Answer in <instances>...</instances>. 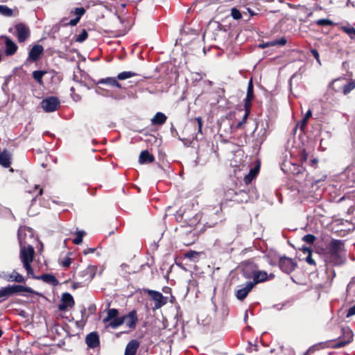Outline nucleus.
Segmentation results:
<instances>
[{
	"instance_id": "1",
	"label": "nucleus",
	"mask_w": 355,
	"mask_h": 355,
	"mask_svg": "<svg viewBox=\"0 0 355 355\" xmlns=\"http://www.w3.org/2000/svg\"><path fill=\"white\" fill-rule=\"evenodd\" d=\"M22 229L18 230V239L20 245L19 257L21 261L23 263L24 268L26 270L27 275L31 276L33 275V270L31 263L33 260L35 251L33 247L31 245H28V246L26 247L25 243L22 240Z\"/></svg>"
},
{
	"instance_id": "2",
	"label": "nucleus",
	"mask_w": 355,
	"mask_h": 355,
	"mask_svg": "<svg viewBox=\"0 0 355 355\" xmlns=\"http://www.w3.org/2000/svg\"><path fill=\"white\" fill-rule=\"evenodd\" d=\"M257 266L253 263H248L243 269V274L246 278H253L250 282L254 286L256 284L265 282L268 279V273L265 271L258 270Z\"/></svg>"
},
{
	"instance_id": "3",
	"label": "nucleus",
	"mask_w": 355,
	"mask_h": 355,
	"mask_svg": "<svg viewBox=\"0 0 355 355\" xmlns=\"http://www.w3.org/2000/svg\"><path fill=\"white\" fill-rule=\"evenodd\" d=\"M151 299L155 302L153 309H159L167 303L168 298L162 295V293L150 289L145 290Z\"/></svg>"
},
{
	"instance_id": "4",
	"label": "nucleus",
	"mask_w": 355,
	"mask_h": 355,
	"mask_svg": "<svg viewBox=\"0 0 355 355\" xmlns=\"http://www.w3.org/2000/svg\"><path fill=\"white\" fill-rule=\"evenodd\" d=\"M10 296L19 293H28L31 295V296L37 295L43 297V295L37 291H34L33 288L28 286H25L23 285L14 284L11 286H8Z\"/></svg>"
},
{
	"instance_id": "5",
	"label": "nucleus",
	"mask_w": 355,
	"mask_h": 355,
	"mask_svg": "<svg viewBox=\"0 0 355 355\" xmlns=\"http://www.w3.org/2000/svg\"><path fill=\"white\" fill-rule=\"evenodd\" d=\"M60 105V101L57 97L51 96L44 99L41 102V107L46 112L55 111Z\"/></svg>"
},
{
	"instance_id": "6",
	"label": "nucleus",
	"mask_w": 355,
	"mask_h": 355,
	"mask_svg": "<svg viewBox=\"0 0 355 355\" xmlns=\"http://www.w3.org/2000/svg\"><path fill=\"white\" fill-rule=\"evenodd\" d=\"M344 248V243L340 240H333L329 245V253L331 257L334 260H338L340 257V252Z\"/></svg>"
},
{
	"instance_id": "7",
	"label": "nucleus",
	"mask_w": 355,
	"mask_h": 355,
	"mask_svg": "<svg viewBox=\"0 0 355 355\" xmlns=\"http://www.w3.org/2000/svg\"><path fill=\"white\" fill-rule=\"evenodd\" d=\"M279 266L284 272L289 274L295 270L297 263L291 258L282 257L279 260Z\"/></svg>"
},
{
	"instance_id": "8",
	"label": "nucleus",
	"mask_w": 355,
	"mask_h": 355,
	"mask_svg": "<svg viewBox=\"0 0 355 355\" xmlns=\"http://www.w3.org/2000/svg\"><path fill=\"white\" fill-rule=\"evenodd\" d=\"M16 37L19 43L24 42L31 35L29 28L24 24H18L15 26Z\"/></svg>"
},
{
	"instance_id": "9",
	"label": "nucleus",
	"mask_w": 355,
	"mask_h": 355,
	"mask_svg": "<svg viewBox=\"0 0 355 355\" xmlns=\"http://www.w3.org/2000/svg\"><path fill=\"white\" fill-rule=\"evenodd\" d=\"M123 319V323L125 322L126 326L132 329L136 327L138 322V318L136 310L131 311L128 314L122 316Z\"/></svg>"
},
{
	"instance_id": "10",
	"label": "nucleus",
	"mask_w": 355,
	"mask_h": 355,
	"mask_svg": "<svg viewBox=\"0 0 355 355\" xmlns=\"http://www.w3.org/2000/svg\"><path fill=\"white\" fill-rule=\"evenodd\" d=\"M85 343L89 348L94 349L100 345L99 336L97 332L93 331L87 335Z\"/></svg>"
},
{
	"instance_id": "11",
	"label": "nucleus",
	"mask_w": 355,
	"mask_h": 355,
	"mask_svg": "<svg viewBox=\"0 0 355 355\" xmlns=\"http://www.w3.org/2000/svg\"><path fill=\"white\" fill-rule=\"evenodd\" d=\"M44 51V48L40 44L34 45L28 53L27 60L36 62L39 60L40 55Z\"/></svg>"
},
{
	"instance_id": "12",
	"label": "nucleus",
	"mask_w": 355,
	"mask_h": 355,
	"mask_svg": "<svg viewBox=\"0 0 355 355\" xmlns=\"http://www.w3.org/2000/svg\"><path fill=\"white\" fill-rule=\"evenodd\" d=\"M74 304L73 296L69 293H64L62 295V304L59 305V309L64 311L69 307L73 306Z\"/></svg>"
},
{
	"instance_id": "13",
	"label": "nucleus",
	"mask_w": 355,
	"mask_h": 355,
	"mask_svg": "<svg viewBox=\"0 0 355 355\" xmlns=\"http://www.w3.org/2000/svg\"><path fill=\"white\" fill-rule=\"evenodd\" d=\"M2 38L5 40V53L6 55H14L18 47L17 44L8 37L2 36Z\"/></svg>"
},
{
	"instance_id": "14",
	"label": "nucleus",
	"mask_w": 355,
	"mask_h": 355,
	"mask_svg": "<svg viewBox=\"0 0 355 355\" xmlns=\"http://www.w3.org/2000/svg\"><path fill=\"white\" fill-rule=\"evenodd\" d=\"M253 287L254 286L252 284H251L250 282H247L245 286L237 290L236 293V297L239 300H243Z\"/></svg>"
},
{
	"instance_id": "15",
	"label": "nucleus",
	"mask_w": 355,
	"mask_h": 355,
	"mask_svg": "<svg viewBox=\"0 0 355 355\" xmlns=\"http://www.w3.org/2000/svg\"><path fill=\"white\" fill-rule=\"evenodd\" d=\"M139 345L140 343L137 340H131L125 347L124 355H135Z\"/></svg>"
},
{
	"instance_id": "16",
	"label": "nucleus",
	"mask_w": 355,
	"mask_h": 355,
	"mask_svg": "<svg viewBox=\"0 0 355 355\" xmlns=\"http://www.w3.org/2000/svg\"><path fill=\"white\" fill-rule=\"evenodd\" d=\"M345 78L341 77L331 81L329 84V88L332 89L335 92H340L343 90Z\"/></svg>"
},
{
	"instance_id": "17",
	"label": "nucleus",
	"mask_w": 355,
	"mask_h": 355,
	"mask_svg": "<svg viewBox=\"0 0 355 355\" xmlns=\"http://www.w3.org/2000/svg\"><path fill=\"white\" fill-rule=\"evenodd\" d=\"M30 277H31L33 279H42L44 282L51 284L53 285H57L58 283V279L53 275H50V274H44L40 277H35V276H34V274H33V275H31Z\"/></svg>"
},
{
	"instance_id": "18",
	"label": "nucleus",
	"mask_w": 355,
	"mask_h": 355,
	"mask_svg": "<svg viewBox=\"0 0 355 355\" xmlns=\"http://www.w3.org/2000/svg\"><path fill=\"white\" fill-rule=\"evenodd\" d=\"M154 159V156L150 154L148 150L141 151L139 157V162L140 164L152 163Z\"/></svg>"
},
{
	"instance_id": "19",
	"label": "nucleus",
	"mask_w": 355,
	"mask_h": 355,
	"mask_svg": "<svg viewBox=\"0 0 355 355\" xmlns=\"http://www.w3.org/2000/svg\"><path fill=\"white\" fill-rule=\"evenodd\" d=\"M166 116L162 112H157L156 114L151 119V123L153 125H162L166 121Z\"/></svg>"
},
{
	"instance_id": "20",
	"label": "nucleus",
	"mask_w": 355,
	"mask_h": 355,
	"mask_svg": "<svg viewBox=\"0 0 355 355\" xmlns=\"http://www.w3.org/2000/svg\"><path fill=\"white\" fill-rule=\"evenodd\" d=\"M10 155L6 150H3L0 153V164L5 168H8L10 165Z\"/></svg>"
},
{
	"instance_id": "21",
	"label": "nucleus",
	"mask_w": 355,
	"mask_h": 355,
	"mask_svg": "<svg viewBox=\"0 0 355 355\" xmlns=\"http://www.w3.org/2000/svg\"><path fill=\"white\" fill-rule=\"evenodd\" d=\"M259 171V165H257L252 168L248 174L244 177V182L246 184H249L251 181L257 175Z\"/></svg>"
},
{
	"instance_id": "22",
	"label": "nucleus",
	"mask_w": 355,
	"mask_h": 355,
	"mask_svg": "<svg viewBox=\"0 0 355 355\" xmlns=\"http://www.w3.org/2000/svg\"><path fill=\"white\" fill-rule=\"evenodd\" d=\"M254 98L252 80L251 79L248 85L247 95L245 98V105H251V101Z\"/></svg>"
},
{
	"instance_id": "23",
	"label": "nucleus",
	"mask_w": 355,
	"mask_h": 355,
	"mask_svg": "<svg viewBox=\"0 0 355 355\" xmlns=\"http://www.w3.org/2000/svg\"><path fill=\"white\" fill-rule=\"evenodd\" d=\"M355 89V80H348L345 78L343 93L344 95L349 94L353 89Z\"/></svg>"
},
{
	"instance_id": "24",
	"label": "nucleus",
	"mask_w": 355,
	"mask_h": 355,
	"mask_svg": "<svg viewBox=\"0 0 355 355\" xmlns=\"http://www.w3.org/2000/svg\"><path fill=\"white\" fill-rule=\"evenodd\" d=\"M117 78L109 77L106 78H102L98 81V83L101 84H107L111 86H114L118 88H121V85L117 81Z\"/></svg>"
},
{
	"instance_id": "25",
	"label": "nucleus",
	"mask_w": 355,
	"mask_h": 355,
	"mask_svg": "<svg viewBox=\"0 0 355 355\" xmlns=\"http://www.w3.org/2000/svg\"><path fill=\"white\" fill-rule=\"evenodd\" d=\"M286 44V40L285 37H282L279 40H275L268 42H266L262 45H261V47H268V46H276V45H280L283 46Z\"/></svg>"
},
{
	"instance_id": "26",
	"label": "nucleus",
	"mask_w": 355,
	"mask_h": 355,
	"mask_svg": "<svg viewBox=\"0 0 355 355\" xmlns=\"http://www.w3.org/2000/svg\"><path fill=\"white\" fill-rule=\"evenodd\" d=\"M340 29L349 37L351 40H355V28L349 26H342Z\"/></svg>"
},
{
	"instance_id": "27",
	"label": "nucleus",
	"mask_w": 355,
	"mask_h": 355,
	"mask_svg": "<svg viewBox=\"0 0 355 355\" xmlns=\"http://www.w3.org/2000/svg\"><path fill=\"white\" fill-rule=\"evenodd\" d=\"M119 311L116 309H110L107 311V314L106 318L103 319V322L105 324L108 323L110 320H112V318L118 317Z\"/></svg>"
},
{
	"instance_id": "28",
	"label": "nucleus",
	"mask_w": 355,
	"mask_h": 355,
	"mask_svg": "<svg viewBox=\"0 0 355 355\" xmlns=\"http://www.w3.org/2000/svg\"><path fill=\"white\" fill-rule=\"evenodd\" d=\"M46 73V71H41V70H38V71H34L33 72V78L40 84V85H42L43 84V80H42V78H43V76Z\"/></svg>"
},
{
	"instance_id": "29",
	"label": "nucleus",
	"mask_w": 355,
	"mask_h": 355,
	"mask_svg": "<svg viewBox=\"0 0 355 355\" xmlns=\"http://www.w3.org/2000/svg\"><path fill=\"white\" fill-rule=\"evenodd\" d=\"M123 319L122 317H116L114 318H112V320H110L108 322V326L112 327V329H116L120 325L123 324Z\"/></svg>"
},
{
	"instance_id": "30",
	"label": "nucleus",
	"mask_w": 355,
	"mask_h": 355,
	"mask_svg": "<svg viewBox=\"0 0 355 355\" xmlns=\"http://www.w3.org/2000/svg\"><path fill=\"white\" fill-rule=\"evenodd\" d=\"M10 275H12V279L10 282L24 283L26 281V279L21 275L18 273L16 270H13Z\"/></svg>"
},
{
	"instance_id": "31",
	"label": "nucleus",
	"mask_w": 355,
	"mask_h": 355,
	"mask_svg": "<svg viewBox=\"0 0 355 355\" xmlns=\"http://www.w3.org/2000/svg\"><path fill=\"white\" fill-rule=\"evenodd\" d=\"M0 14L5 17H11L13 15V11L6 5H0Z\"/></svg>"
},
{
	"instance_id": "32",
	"label": "nucleus",
	"mask_w": 355,
	"mask_h": 355,
	"mask_svg": "<svg viewBox=\"0 0 355 355\" xmlns=\"http://www.w3.org/2000/svg\"><path fill=\"white\" fill-rule=\"evenodd\" d=\"M199 255L200 252L193 250H189L185 254L184 257L191 261H196L198 259Z\"/></svg>"
},
{
	"instance_id": "33",
	"label": "nucleus",
	"mask_w": 355,
	"mask_h": 355,
	"mask_svg": "<svg viewBox=\"0 0 355 355\" xmlns=\"http://www.w3.org/2000/svg\"><path fill=\"white\" fill-rule=\"evenodd\" d=\"M10 296V293L8 286H6V287H2L0 289V302L6 300Z\"/></svg>"
},
{
	"instance_id": "34",
	"label": "nucleus",
	"mask_w": 355,
	"mask_h": 355,
	"mask_svg": "<svg viewBox=\"0 0 355 355\" xmlns=\"http://www.w3.org/2000/svg\"><path fill=\"white\" fill-rule=\"evenodd\" d=\"M135 75L136 73L132 71H123L118 74L116 78L122 80L133 77Z\"/></svg>"
},
{
	"instance_id": "35",
	"label": "nucleus",
	"mask_w": 355,
	"mask_h": 355,
	"mask_svg": "<svg viewBox=\"0 0 355 355\" xmlns=\"http://www.w3.org/2000/svg\"><path fill=\"white\" fill-rule=\"evenodd\" d=\"M250 107L251 105H244L245 114L243 115V120L237 124V128H240L242 125L243 123H244L248 119L250 112Z\"/></svg>"
},
{
	"instance_id": "36",
	"label": "nucleus",
	"mask_w": 355,
	"mask_h": 355,
	"mask_svg": "<svg viewBox=\"0 0 355 355\" xmlns=\"http://www.w3.org/2000/svg\"><path fill=\"white\" fill-rule=\"evenodd\" d=\"M84 231H78L76 232V236L73 240V242L76 245H80L83 242V237L85 235Z\"/></svg>"
},
{
	"instance_id": "37",
	"label": "nucleus",
	"mask_w": 355,
	"mask_h": 355,
	"mask_svg": "<svg viewBox=\"0 0 355 355\" xmlns=\"http://www.w3.org/2000/svg\"><path fill=\"white\" fill-rule=\"evenodd\" d=\"M85 13V9L84 8H76L73 10L71 11V14L76 15V18L80 19L81 17Z\"/></svg>"
},
{
	"instance_id": "38",
	"label": "nucleus",
	"mask_w": 355,
	"mask_h": 355,
	"mask_svg": "<svg viewBox=\"0 0 355 355\" xmlns=\"http://www.w3.org/2000/svg\"><path fill=\"white\" fill-rule=\"evenodd\" d=\"M315 24L318 26H333L334 22L329 19H320L315 21Z\"/></svg>"
},
{
	"instance_id": "39",
	"label": "nucleus",
	"mask_w": 355,
	"mask_h": 355,
	"mask_svg": "<svg viewBox=\"0 0 355 355\" xmlns=\"http://www.w3.org/2000/svg\"><path fill=\"white\" fill-rule=\"evenodd\" d=\"M231 16L234 19L238 20L242 18L241 12L236 8H232L231 9Z\"/></svg>"
},
{
	"instance_id": "40",
	"label": "nucleus",
	"mask_w": 355,
	"mask_h": 355,
	"mask_svg": "<svg viewBox=\"0 0 355 355\" xmlns=\"http://www.w3.org/2000/svg\"><path fill=\"white\" fill-rule=\"evenodd\" d=\"M88 37V33L86 30L83 29L82 32L77 36L76 41L78 42H84Z\"/></svg>"
},
{
	"instance_id": "41",
	"label": "nucleus",
	"mask_w": 355,
	"mask_h": 355,
	"mask_svg": "<svg viewBox=\"0 0 355 355\" xmlns=\"http://www.w3.org/2000/svg\"><path fill=\"white\" fill-rule=\"evenodd\" d=\"M302 240L309 244H313L315 240V236L313 234H306L303 236Z\"/></svg>"
},
{
	"instance_id": "42",
	"label": "nucleus",
	"mask_w": 355,
	"mask_h": 355,
	"mask_svg": "<svg viewBox=\"0 0 355 355\" xmlns=\"http://www.w3.org/2000/svg\"><path fill=\"white\" fill-rule=\"evenodd\" d=\"M348 335L349 336V339L347 341H340L336 343V347L338 348L343 347L345 346L347 344L350 343L351 339L352 338V332L351 331H348Z\"/></svg>"
},
{
	"instance_id": "43",
	"label": "nucleus",
	"mask_w": 355,
	"mask_h": 355,
	"mask_svg": "<svg viewBox=\"0 0 355 355\" xmlns=\"http://www.w3.org/2000/svg\"><path fill=\"white\" fill-rule=\"evenodd\" d=\"M0 278L4 279L6 281L10 282L11 279H12V275H10V274H8L4 271H0Z\"/></svg>"
},
{
	"instance_id": "44",
	"label": "nucleus",
	"mask_w": 355,
	"mask_h": 355,
	"mask_svg": "<svg viewBox=\"0 0 355 355\" xmlns=\"http://www.w3.org/2000/svg\"><path fill=\"white\" fill-rule=\"evenodd\" d=\"M195 122L197 123L198 130L199 133H202V118L198 116L195 119Z\"/></svg>"
},
{
	"instance_id": "45",
	"label": "nucleus",
	"mask_w": 355,
	"mask_h": 355,
	"mask_svg": "<svg viewBox=\"0 0 355 355\" xmlns=\"http://www.w3.org/2000/svg\"><path fill=\"white\" fill-rule=\"evenodd\" d=\"M311 53L312 55L317 60V62L319 64H321V62H320V55H319L318 51L316 49H311Z\"/></svg>"
},
{
	"instance_id": "46",
	"label": "nucleus",
	"mask_w": 355,
	"mask_h": 355,
	"mask_svg": "<svg viewBox=\"0 0 355 355\" xmlns=\"http://www.w3.org/2000/svg\"><path fill=\"white\" fill-rule=\"evenodd\" d=\"M79 21L80 19L76 17L75 19H71L68 23H64L63 26H66L68 25L75 26L79 22Z\"/></svg>"
},
{
	"instance_id": "47",
	"label": "nucleus",
	"mask_w": 355,
	"mask_h": 355,
	"mask_svg": "<svg viewBox=\"0 0 355 355\" xmlns=\"http://www.w3.org/2000/svg\"><path fill=\"white\" fill-rule=\"evenodd\" d=\"M307 125V121L302 119L300 121H299L297 124V127H300V128L303 131L306 128Z\"/></svg>"
},
{
	"instance_id": "48",
	"label": "nucleus",
	"mask_w": 355,
	"mask_h": 355,
	"mask_svg": "<svg viewBox=\"0 0 355 355\" xmlns=\"http://www.w3.org/2000/svg\"><path fill=\"white\" fill-rule=\"evenodd\" d=\"M71 263V259L69 257H66L62 262L61 265L64 268H68Z\"/></svg>"
},
{
	"instance_id": "49",
	"label": "nucleus",
	"mask_w": 355,
	"mask_h": 355,
	"mask_svg": "<svg viewBox=\"0 0 355 355\" xmlns=\"http://www.w3.org/2000/svg\"><path fill=\"white\" fill-rule=\"evenodd\" d=\"M354 315H355V305L349 308L347 313V317L349 318Z\"/></svg>"
},
{
	"instance_id": "50",
	"label": "nucleus",
	"mask_w": 355,
	"mask_h": 355,
	"mask_svg": "<svg viewBox=\"0 0 355 355\" xmlns=\"http://www.w3.org/2000/svg\"><path fill=\"white\" fill-rule=\"evenodd\" d=\"M20 229H22L23 230V232H22V240L25 243V245L26 244V241H24V236L26 235V232L28 231L31 233V229L30 228H27L26 227H20L19 229V230Z\"/></svg>"
},
{
	"instance_id": "51",
	"label": "nucleus",
	"mask_w": 355,
	"mask_h": 355,
	"mask_svg": "<svg viewBox=\"0 0 355 355\" xmlns=\"http://www.w3.org/2000/svg\"><path fill=\"white\" fill-rule=\"evenodd\" d=\"M234 194L235 198L232 199L234 201H239V199L236 198L238 194L234 193L233 190H229L227 193H226V196H228L229 195Z\"/></svg>"
},
{
	"instance_id": "52",
	"label": "nucleus",
	"mask_w": 355,
	"mask_h": 355,
	"mask_svg": "<svg viewBox=\"0 0 355 355\" xmlns=\"http://www.w3.org/2000/svg\"><path fill=\"white\" fill-rule=\"evenodd\" d=\"M306 261H307V263H309V264H311V265H314L315 264V261L314 260L311 258V254H309V256L306 258Z\"/></svg>"
},
{
	"instance_id": "53",
	"label": "nucleus",
	"mask_w": 355,
	"mask_h": 355,
	"mask_svg": "<svg viewBox=\"0 0 355 355\" xmlns=\"http://www.w3.org/2000/svg\"><path fill=\"white\" fill-rule=\"evenodd\" d=\"M311 115H312V112H311V110H309L307 111V112L305 114L303 119L308 121V119L311 116Z\"/></svg>"
},
{
	"instance_id": "54",
	"label": "nucleus",
	"mask_w": 355,
	"mask_h": 355,
	"mask_svg": "<svg viewBox=\"0 0 355 355\" xmlns=\"http://www.w3.org/2000/svg\"><path fill=\"white\" fill-rule=\"evenodd\" d=\"M95 250H96V248H87V250H85L84 251V254H89V253H93V252H95Z\"/></svg>"
},
{
	"instance_id": "55",
	"label": "nucleus",
	"mask_w": 355,
	"mask_h": 355,
	"mask_svg": "<svg viewBox=\"0 0 355 355\" xmlns=\"http://www.w3.org/2000/svg\"><path fill=\"white\" fill-rule=\"evenodd\" d=\"M68 22H69V21H67V18L64 17V18H62V19L60 21V24L61 26H63V24H64V23H68Z\"/></svg>"
},
{
	"instance_id": "56",
	"label": "nucleus",
	"mask_w": 355,
	"mask_h": 355,
	"mask_svg": "<svg viewBox=\"0 0 355 355\" xmlns=\"http://www.w3.org/2000/svg\"><path fill=\"white\" fill-rule=\"evenodd\" d=\"M247 10H248V12H249V14L250 15V16H253L255 15V12L250 8H248Z\"/></svg>"
},
{
	"instance_id": "57",
	"label": "nucleus",
	"mask_w": 355,
	"mask_h": 355,
	"mask_svg": "<svg viewBox=\"0 0 355 355\" xmlns=\"http://www.w3.org/2000/svg\"><path fill=\"white\" fill-rule=\"evenodd\" d=\"M318 162V160L316 159H313L311 160V164L312 166H314Z\"/></svg>"
},
{
	"instance_id": "58",
	"label": "nucleus",
	"mask_w": 355,
	"mask_h": 355,
	"mask_svg": "<svg viewBox=\"0 0 355 355\" xmlns=\"http://www.w3.org/2000/svg\"><path fill=\"white\" fill-rule=\"evenodd\" d=\"M302 157L303 159L306 160L307 155L306 154V153H303V154L302 155Z\"/></svg>"
},
{
	"instance_id": "59",
	"label": "nucleus",
	"mask_w": 355,
	"mask_h": 355,
	"mask_svg": "<svg viewBox=\"0 0 355 355\" xmlns=\"http://www.w3.org/2000/svg\"><path fill=\"white\" fill-rule=\"evenodd\" d=\"M248 310H247V311H245V316H244V320H245V322H246V321H247V320H248Z\"/></svg>"
},
{
	"instance_id": "60",
	"label": "nucleus",
	"mask_w": 355,
	"mask_h": 355,
	"mask_svg": "<svg viewBox=\"0 0 355 355\" xmlns=\"http://www.w3.org/2000/svg\"><path fill=\"white\" fill-rule=\"evenodd\" d=\"M222 211V207L220 206H219L218 207V209H216V213H218L219 211Z\"/></svg>"
},
{
	"instance_id": "61",
	"label": "nucleus",
	"mask_w": 355,
	"mask_h": 355,
	"mask_svg": "<svg viewBox=\"0 0 355 355\" xmlns=\"http://www.w3.org/2000/svg\"><path fill=\"white\" fill-rule=\"evenodd\" d=\"M80 96H79L78 95H76V96L73 98V99H74L75 101H78V100H80Z\"/></svg>"
},
{
	"instance_id": "62",
	"label": "nucleus",
	"mask_w": 355,
	"mask_h": 355,
	"mask_svg": "<svg viewBox=\"0 0 355 355\" xmlns=\"http://www.w3.org/2000/svg\"><path fill=\"white\" fill-rule=\"evenodd\" d=\"M240 194L247 196V193L245 191H241Z\"/></svg>"
},
{
	"instance_id": "63",
	"label": "nucleus",
	"mask_w": 355,
	"mask_h": 355,
	"mask_svg": "<svg viewBox=\"0 0 355 355\" xmlns=\"http://www.w3.org/2000/svg\"><path fill=\"white\" fill-rule=\"evenodd\" d=\"M42 193H43V189H41L40 190V191H39V195H42Z\"/></svg>"
},
{
	"instance_id": "64",
	"label": "nucleus",
	"mask_w": 355,
	"mask_h": 355,
	"mask_svg": "<svg viewBox=\"0 0 355 355\" xmlns=\"http://www.w3.org/2000/svg\"><path fill=\"white\" fill-rule=\"evenodd\" d=\"M71 91L73 92V91H74V88H73V87H71Z\"/></svg>"
}]
</instances>
